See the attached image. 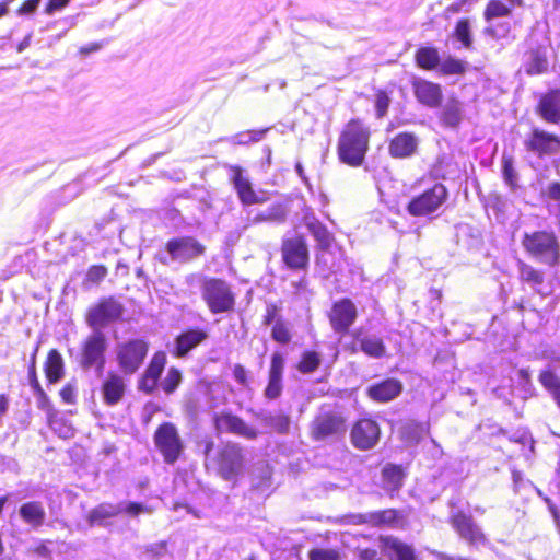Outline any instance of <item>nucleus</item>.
Masks as SVG:
<instances>
[{
	"label": "nucleus",
	"instance_id": "f257e3e1",
	"mask_svg": "<svg viewBox=\"0 0 560 560\" xmlns=\"http://www.w3.org/2000/svg\"><path fill=\"white\" fill-rule=\"evenodd\" d=\"M372 130L362 118H350L340 129L336 153L338 161L352 168L361 167L371 147Z\"/></svg>",
	"mask_w": 560,
	"mask_h": 560
},
{
	"label": "nucleus",
	"instance_id": "f03ea898",
	"mask_svg": "<svg viewBox=\"0 0 560 560\" xmlns=\"http://www.w3.org/2000/svg\"><path fill=\"white\" fill-rule=\"evenodd\" d=\"M347 418L337 404H323L308 425V435L314 442H329L345 436Z\"/></svg>",
	"mask_w": 560,
	"mask_h": 560
},
{
	"label": "nucleus",
	"instance_id": "7ed1b4c3",
	"mask_svg": "<svg viewBox=\"0 0 560 560\" xmlns=\"http://www.w3.org/2000/svg\"><path fill=\"white\" fill-rule=\"evenodd\" d=\"M203 303L212 315L233 313L236 306V294L233 285L220 277L205 276L200 282Z\"/></svg>",
	"mask_w": 560,
	"mask_h": 560
},
{
	"label": "nucleus",
	"instance_id": "20e7f679",
	"mask_svg": "<svg viewBox=\"0 0 560 560\" xmlns=\"http://www.w3.org/2000/svg\"><path fill=\"white\" fill-rule=\"evenodd\" d=\"M209 464L220 478L235 482L245 470L244 447L238 442L226 441L209 458Z\"/></svg>",
	"mask_w": 560,
	"mask_h": 560
},
{
	"label": "nucleus",
	"instance_id": "39448f33",
	"mask_svg": "<svg viewBox=\"0 0 560 560\" xmlns=\"http://www.w3.org/2000/svg\"><path fill=\"white\" fill-rule=\"evenodd\" d=\"M149 350L150 342L142 337L119 342L115 351V360L119 371L127 376L136 374L143 365Z\"/></svg>",
	"mask_w": 560,
	"mask_h": 560
},
{
	"label": "nucleus",
	"instance_id": "423d86ee",
	"mask_svg": "<svg viewBox=\"0 0 560 560\" xmlns=\"http://www.w3.org/2000/svg\"><path fill=\"white\" fill-rule=\"evenodd\" d=\"M448 195L447 187L443 183L436 182L411 197L406 206V211L415 218L431 217L446 203Z\"/></svg>",
	"mask_w": 560,
	"mask_h": 560
},
{
	"label": "nucleus",
	"instance_id": "0eeeda50",
	"mask_svg": "<svg viewBox=\"0 0 560 560\" xmlns=\"http://www.w3.org/2000/svg\"><path fill=\"white\" fill-rule=\"evenodd\" d=\"M153 442L156 451L167 465H174L184 454L185 443L175 423L163 421L154 433Z\"/></svg>",
	"mask_w": 560,
	"mask_h": 560
},
{
	"label": "nucleus",
	"instance_id": "6e6552de",
	"mask_svg": "<svg viewBox=\"0 0 560 560\" xmlns=\"http://www.w3.org/2000/svg\"><path fill=\"white\" fill-rule=\"evenodd\" d=\"M164 249L172 261L188 264L205 256L207 247L192 235L171 237L164 244Z\"/></svg>",
	"mask_w": 560,
	"mask_h": 560
},
{
	"label": "nucleus",
	"instance_id": "1a4fd4ad",
	"mask_svg": "<svg viewBox=\"0 0 560 560\" xmlns=\"http://www.w3.org/2000/svg\"><path fill=\"white\" fill-rule=\"evenodd\" d=\"M107 338L101 329L88 335L80 348V365L89 370L96 368L102 371L106 363Z\"/></svg>",
	"mask_w": 560,
	"mask_h": 560
},
{
	"label": "nucleus",
	"instance_id": "9d476101",
	"mask_svg": "<svg viewBox=\"0 0 560 560\" xmlns=\"http://www.w3.org/2000/svg\"><path fill=\"white\" fill-rule=\"evenodd\" d=\"M447 522L457 536L470 547H478L488 542L487 535L476 523L471 513L456 510L450 514Z\"/></svg>",
	"mask_w": 560,
	"mask_h": 560
},
{
	"label": "nucleus",
	"instance_id": "9b49d317",
	"mask_svg": "<svg viewBox=\"0 0 560 560\" xmlns=\"http://www.w3.org/2000/svg\"><path fill=\"white\" fill-rule=\"evenodd\" d=\"M281 259L290 270L305 271L310 266L308 244L303 234L285 237L280 246Z\"/></svg>",
	"mask_w": 560,
	"mask_h": 560
},
{
	"label": "nucleus",
	"instance_id": "f8f14e48",
	"mask_svg": "<svg viewBox=\"0 0 560 560\" xmlns=\"http://www.w3.org/2000/svg\"><path fill=\"white\" fill-rule=\"evenodd\" d=\"M212 424L218 434L226 433L247 440H255L259 434L256 428L228 409L214 412L212 416Z\"/></svg>",
	"mask_w": 560,
	"mask_h": 560
},
{
	"label": "nucleus",
	"instance_id": "ddd939ff",
	"mask_svg": "<svg viewBox=\"0 0 560 560\" xmlns=\"http://www.w3.org/2000/svg\"><path fill=\"white\" fill-rule=\"evenodd\" d=\"M122 312V305L114 296L102 298L88 310L85 322L91 328L96 330L119 319Z\"/></svg>",
	"mask_w": 560,
	"mask_h": 560
},
{
	"label": "nucleus",
	"instance_id": "4468645a",
	"mask_svg": "<svg viewBox=\"0 0 560 560\" xmlns=\"http://www.w3.org/2000/svg\"><path fill=\"white\" fill-rule=\"evenodd\" d=\"M209 339V330L200 326H187L174 338L171 354L175 359H185Z\"/></svg>",
	"mask_w": 560,
	"mask_h": 560
},
{
	"label": "nucleus",
	"instance_id": "2eb2a0df",
	"mask_svg": "<svg viewBox=\"0 0 560 560\" xmlns=\"http://www.w3.org/2000/svg\"><path fill=\"white\" fill-rule=\"evenodd\" d=\"M358 308L349 298H341L331 304L327 318L331 329L338 335H347L358 318Z\"/></svg>",
	"mask_w": 560,
	"mask_h": 560
},
{
	"label": "nucleus",
	"instance_id": "dca6fc26",
	"mask_svg": "<svg viewBox=\"0 0 560 560\" xmlns=\"http://www.w3.org/2000/svg\"><path fill=\"white\" fill-rule=\"evenodd\" d=\"M167 364V354L164 350H156L151 355L145 369L137 381V388L145 395H152L159 389L162 374Z\"/></svg>",
	"mask_w": 560,
	"mask_h": 560
},
{
	"label": "nucleus",
	"instance_id": "f3484780",
	"mask_svg": "<svg viewBox=\"0 0 560 560\" xmlns=\"http://www.w3.org/2000/svg\"><path fill=\"white\" fill-rule=\"evenodd\" d=\"M381 428L376 420L371 417L360 418L351 427L350 441L354 448L369 451L380 441Z\"/></svg>",
	"mask_w": 560,
	"mask_h": 560
},
{
	"label": "nucleus",
	"instance_id": "a211bd4d",
	"mask_svg": "<svg viewBox=\"0 0 560 560\" xmlns=\"http://www.w3.org/2000/svg\"><path fill=\"white\" fill-rule=\"evenodd\" d=\"M411 88L416 101L429 108H438L443 102V89L440 83L423 78H415Z\"/></svg>",
	"mask_w": 560,
	"mask_h": 560
},
{
	"label": "nucleus",
	"instance_id": "6ab92c4d",
	"mask_svg": "<svg viewBox=\"0 0 560 560\" xmlns=\"http://www.w3.org/2000/svg\"><path fill=\"white\" fill-rule=\"evenodd\" d=\"M228 168L230 172V182L243 206L259 205L266 201V198L259 197L256 194L252 183L244 175V170L240 165H230Z\"/></svg>",
	"mask_w": 560,
	"mask_h": 560
},
{
	"label": "nucleus",
	"instance_id": "aec40b11",
	"mask_svg": "<svg viewBox=\"0 0 560 560\" xmlns=\"http://www.w3.org/2000/svg\"><path fill=\"white\" fill-rule=\"evenodd\" d=\"M120 371L109 370L101 384V394L103 402L106 406H116L125 397L127 383Z\"/></svg>",
	"mask_w": 560,
	"mask_h": 560
},
{
	"label": "nucleus",
	"instance_id": "412c9836",
	"mask_svg": "<svg viewBox=\"0 0 560 560\" xmlns=\"http://www.w3.org/2000/svg\"><path fill=\"white\" fill-rule=\"evenodd\" d=\"M284 357L280 351H275L270 358L268 382L264 395L268 400H275L283 390Z\"/></svg>",
	"mask_w": 560,
	"mask_h": 560
},
{
	"label": "nucleus",
	"instance_id": "4be33fe9",
	"mask_svg": "<svg viewBox=\"0 0 560 560\" xmlns=\"http://www.w3.org/2000/svg\"><path fill=\"white\" fill-rule=\"evenodd\" d=\"M380 546L388 560H418L412 545L394 535H380Z\"/></svg>",
	"mask_w": 560,
	"mask_h": 560
},
{
	"label": "nucleus",
	"instance_id": "5701e85b",
	"mask_svg": "<svg viewBox=\"0 0 560 560\" xmlns=\"http://www.w3.org/2000/svg\"><path fill=\"white\" fill-rule=\"evenodd\" d=\"M527 250L541 256L550 265L558 258V244L552 233L539 232L530 237L527 235Z\"/></svg>",
	"mask_w": 560,
	"mask_h": 560
},
{
	"label": "nucleus",
	"instance_id": "b1692460",
	"mask_svg": "<svg viewBox=\"0 0 560 560\" xmlns=\"http://www.w3.org/2000/svg\"><path fill=\"white\" fill-rule=\"evenodd\" d=\"M419 140L413 132L396 133L388 141V153L394 159H407L417 153Z\"/></svg>",
	"mask_w": 560,
	"mask_h": 560
},
{
	"label": "nucleus",
	"instance_id": "393cba45",
	"mask_svg": "<svg viewBox=\"0 0 560 560\" xmlns=\"http://www.w3.org/2000/svg\"><path fill=\"white\" fill-rule=\"evenodd\" d=\"M402 392V383L397 378H386L370 385L366 395L376 402H387L397 398Z\"/></svg>",
	"mask_w": 560,
	"mask_h": 560
},
{
	"label": "nucleus",
	"instance_id": "a878e982",
	"mask_svg": "<svg viewBox=\"0 0 560 560\" xmlns=\"http://www.w3.org/2000/svg\"><path fill=\"white\" fill-rule=\"evenodd\" d=\"M370 518L373 528H405L407 524L402 511L396 508L371 511Z\"/></svg>",
	"mask_w": 560,
	"mask_h": 560
},
{
	"label": "nucleus",
	"instance_id": "bb28decb",
	"mask_svg": "<svg viewBox=\"0 0 560 560\" xmlns=\"http://www.w3.org/2000/svg\"><path fill=\"white\" fill-rule=\"evenodd\" d=\"M536 113L548 122H559L560 89L541 94L536 106Z\"/></svg>",
	"mask_w": 560,
	"mask_h": 560
},
{
	"label": "nucleus",
	"instance_id": "cd10ccee",
	"mask_svg": "<svg viewBox=\"0 0 560 560\" xmlns=\"http://www.w3.org/2000/svg\"><path fill=\"white\" fill-rule=\"evenodd\" d=\"M527 149L538 155L552 154L560 149V140L551 133L536 129L527 142Z\"/></svg>",
	"mask_w": 560,
	"mask_h": 560
},
{
	"label": "nucleus",
	"instance_id": "c85d7f7f",
	"mask_svg": "<svg viewBox=\"0 0 560 560\" xmlns=\"http://www.w3.org/2000/svg\"><path fill=\"white\" fill-rule=\"evenodd\" d=\"M383 489L393 498L402 487L406 472L400 465L387 464L381 471Z\"/></svg>",
	"mask_w": 560,
	"mask_h": 560
},
{
	"label": "nucleus",
	"instance_id": "c756f323",
	"mask_svg": "<svg viewBox=\"0 0 560 560\" xmlns=\"http://www.w3.org/2000/svg\"><path fill=\"white\" fill-rule=\"evenodd\" d=\"M44 373L49 385L58 383L65 376V362L57 349H50L44 361Z\"/></svg>",
	"mask_w": 560,
	"mask_h": 560
},
{
	"label": "nucleus",
	"instance_id": "7c9ffc66",
	"mask_svg": "<svg viewBox=\"0 0 560 560\" xmlns=\"http://www.w3.org/2000/svg\"><path fill=\"white\" fill-rule=\"evenodd\" d=\"M359 348L355 343L347 347L351 354H354L360 349L365 355L374 359L383 358L386 354V346L382 338L364 336L359 338Z\"/></svg>",
	"mask_w": 560,
	"mask_h": 560
},
{
	"label": "nucleus",
	"instance_id": "2f4dec72",
	"mask_svg": "<svg viewBox=\"0 0 560 560\" xmlns=\"http://www.w3.org/2000/svg\"><path fill=\"white\" fill-rule=\"evenodd\" d=\"M21 518L34 528L40 527L45 523L46 512L39 501H27L20 506Z\"/></svg>",
	"mask_w": 560,
	"mask_h": 560
},
{
	"label": "nucleus",
	"instance_id": "473e14b6",
	"mask_svg": "<svg viewBox=\"0 0 560 560\" xmlns=\"http://www.w3.org/2000/svg\"><path fill=\"white\" fill-rule=\"evenodd\" d=\"M415 63L424 71L436 70L441 63L439 49L434 46H420L415 51Z\"/></svg>",
	"mask_w": 560,
	"mask_h": 560
},
{
	"label": "nucleus",
	"instance_id": "72a5a7b5",
	"mask_svg": "<svg viewBox=\"0 0 560 560\" xmlns=\"http://www.w3.org/2000/svg\"><path fill=\"white\" fill-rule=\"evenodd\" d=\"M305 225L310 233L313 235L315 241L318 244V248L320 250H327L331 246L334 242L332 234L328 231V229L315 217L305 218Z\"/></svg>",
	"mask_w": 560,
	"mask_h": 560
},
{
	"label": "nucleus",
	"instance_id": "f704fd0d",
	"mask_svg": "<svg viewBox=\"0 0 560 560\" xmlns=\"http://www.w3.org/2000/svg\"><path fill=\"white\" fill-rule=\"evenodd\" d=\"M439 119L446 128H457L463 119L460 102L457 98H450L439 114Z\"/></svg>",
	"mask_w": 560,
	"mask_h": 560
},
{
	"label": "nucleus",
	"instance_id": "c9c22d12",
	"mask_svg": "<svg viewBox=\"0 0 560 560\" xmlns=\"http://www.w3.org/2000/svg\"><path fill=\"white\" fill-rule=\"evenodd\" d=\"M121 509L113 503L103 502L93 508L88 514V523L91 526L103 525L106 520L116 517Z\"/></svg>",
	"mask_w": 560,
	"mask_h": 560
},
{
	"label": "nucleus",
	"instance_id": "e433bc0d",
	"mask_svg": "<svg viewBox=\"0 0 560 560\" xmlns=\"http://www.w3.org/2000/svg\"><path fill=\"white\" fill-rule=\"evenodd\" d=\"M183 383V372L177 366H170L165 377L160 382L159 388L170 396L174 394Z\"/></svg>",
	"mask_w": 560,
	"mask_h": 560
},
{
	"label": "nucleus",
	"instance_id": "4c0bfd02",
	"mask_svg": "<svg viewBox=\"0 0 560 560\" xmlns=\"http://www.w3.org/2000/svg\"><path fill=\"white\" fill-rule=\"evenodd\" d=\"M515 5L502 0H490L483 11V18L486 21H491L498 18H504L511 14L512 9Z\"/></svg>",
	"mask_w": 560,
	"mask_h": 560
},
{
	"label": "nucleus",
	"instance_id": "58836bf2",
	"mask_svg": "<svg viewBox=\"0 0 560 560\" xmlns=\"http://www.w3.org/2000/svg\"><path fill=\"white\" fill-rule=\"evenodd\" d=\"M271 339L281 346L289 345L293 339V332L291 324L287 320H280L270 327Z\"/></svg>",
	"mask_w": 560,
	"mask_h": 560
},
{
	"label": "nucleus",
	"instance_id": "ea45409f",
	"mask_svg": "<svg viewBox=\"0 0 560 560\" xmlns=\"http://www.w3.org/2000/svg\"><path fill=\"white\" fill-rule=\"evenodd\" d=\"M322 359L319 353L313 350L304 351L296 364V369L302 374L315 372L320 365Z\"/></svg>",
	"mask_w": 560,
	"mask_h": 560
},
{
	"label": "nucleus",
	"instance_id": "a19ab883",
	"mask_svg": "<svg viewBox=\"0 0 560 560\" xmlns=\"http://www.w3.org/2000/svg\"><path fill=\"white\" fill-rule=\"evenodd\" d=\"M453 37L460 42L463 47L469 49L472 46V37L469 19L463 18L455 24Z\"/></svg>",
	"mask_w": 560,
	"mask_h": 560
},
{
	"label": "nucleus",
	"instance_id": "79ce46f5",
	"mask_svg": "<svg viewBox=\"0 0 560 560\" xmlns=\"http://www.w3.org/2000/svg\"><path fill=\"white\" fill-rule=\"evenodd\" d=\"M265 421L278 434L283 435L290 432L291 418L282 411L266 417Z\"/></svg>",
	"mask_w": 560,
	"mask_h": 560
},
{
	"label": "nucleus",
	"instance_id": "37998d69",
	"mask_svg": "<svg viewBox=\"0 0 560 560\" xmlns=\"http://www.w3.org/2000/svg\"><path fill=\"white\" fill-rule=\"evenodd\" d=\"M439 70L443 75H460L467 70V63L458 58L448 56L439 66Z\"/></svg>",
	"mask_w": 560,
	"mask_h": 560
},
{
	"label": "nucleus",
	"instance_id": "c03bdc74",
	"mask_svg": "<svg viewBox=\"0 0 560 560\" xmlns=\"http://www.w3.org/2000/svg\"><path fill=\"white\" fill-rule=\"evenodd\" d=\"M539 380L545 388H547L553 396L557 405L560 408V380L550 371H545L540 374Z\"/></svg>",
	"mask_w": 560,
	"mask_h": 560
},
{
	"label": "nucleus",
	"instance_id": "a18cd8bd",
	"mask_svg": "<svg viewBox=\"0 0 560 560\" xmlns=\"http://www.w3.org/2000/svg\"><path fill=\"white\" fill-rule=\"evenodd\" d=\"M284 318L281 315V305L276 302H269L266 304L265 313L262 315L261 324L264 326H273Z\"/></svg>",
	"mask_w": 560,
	"mask_h": 560
},
{
	"label": "nucleus",
	"instance_id": "49530a36",
	"mask_svg": "<svg viewBox=\"0 0 560 560\" xmlns=\"http://www.w3.org/2000/svg\"><path fill=\"white\" fill-rule=\"evenodd\" d=\"M308 560H341V555L335 548L315 547L308 550Z\"/></svg>",
	"mask_w": 560,
	"mask_h": 560
},
{
	"label": "nucleus",
	"instance_id": "de8ad7c7",
	"mask_svg": "<svg viewBox=\"0 0 560 560\" xmlns=\"http://www.w3.org/2000/svg\"><path fill=\"white\" fill-rule=\"evenodd\" d=\"M108 275V269L105 265L97 264L88 268L84 282L88 284H98Z\"/></svg>",
	"mask_w": 560,
	"mask_h": 560
},
{
	"label": "nucleus",
	"instance_id": "09e8293b",
	"mask_svg": "<svg viewBox=\"0 0 560 560\" xmlns=\"http://www.w3.org/2000/svg\"><path fill=\"white\" fill-rule=\"evenodd\" d=\"M390 98L385 90H377L375 93V110L376 117L383 118L389 108Z\"/></svg>",
	"mask_w": 560,
	"mask_h": 560
},
{
	"label": "nucleus",
	"instance_id": "8fccbe9b",
	"mask_svg": "<svg viewBox=\"0 0 560 560\" xmlns=\"http://www.w3.org/2000/svg\"><path fill=\"white\" fill-rule=\"evenodd\" d=\"M51 540H39L33 547L30 548L28 552L42 559L51 560L52 551L50 548Z\"/></svg>",
	"mask_w": 560,
	"mask_h": 560
},
{
	"label": "nucleus",
	"instance_id": "3c124183",
	"mask_svg": "<svg viewBox=\"0 0 560 560\" xmlns=\"http://www.w3.org/2000/svg\"><path fill=\"white\" fill-rule=\"evenodd\" d=\"M59 396L65 404L73 405L77 402V385L74 382L66 383L59 390Z\"/></svg>",
	"mask_w": 560,
	"mask_h": 560
},
{
	"label": "nucleus",
	"instance_id": "603ef678",
	"mask_svg": "<svg viewBox=\"0 0 560 560\" xmlns=\"http://www.w3.org/2000/svg\"><path fill=\"white\" fill-rule=\"evenodd\" d=\"M548 68V61L545 55L540 52L533 54L530 68L527 69L528 73H542Z\"/></svg>",
	"mask_w": 560,
	"mask_h": 560
},
{
	"label": "nucleus",
	"instance_id": "864d4df0",
	"mask_svg": "<svg viewBox=\"0 0 560 560\" xmlns=\"http://www.w3.org/2000/svg\"><path fill=\"white\" fill-rule=\"evenodd\" d=\"M233 377L244 388L249 387V376L246 368L241 363H235L232 369Z\"/></svg>",
	"mask_w": 560,
	"mask_h": 560
},
{
	"label": "nucleus",
	"instance_id": "5fc2aeb1",
	"mask_svg": "<svg viewBox=\"0 0 560 560\" xmlns=\"http://www.w3.org/2000/svg\"><path fill=\"white\" fill-rule=\"evenodd\" d=\"M33 392L36 396L37 408L40 410L47 411V412L52 411V404H51L48 395L44 390L43 386L33 389Z\"/></svg>",
	"mask_w": 560,
	"mask_h": 560
},
{
	"label": "nucleus",
	"instance_id": "6e6d98bb",
	"mask_svg": "<svg viewBox=\"0 0 560 560\" xmlns=\"http://www.w3.org/2000/svg\"><path fill=\"white\" fill-rule=\"evenodd\" d=\"M371 511L365 513H350L346 516L347 523L357 526L371 527Z\"/></svg>",
	"mask_w": 560,
	"mask_h": 560
},
{
	"label": "nucleus",
	"instance_id": "4d7b16f0",
	"mask_svg": "<svg viewBox=\"0 0 560 560\" xmlns=\"http://www.w3.org/2000/svg\"><path fill=\"white\" fill-rule=\"evenodd\" d=\"M40 0H24L16 9V14L20 16L31 15L33 14L38 5Z\"/></svg>",
	"mask_w": 560,
	"mask_h": 560
},
{
	"label": "nucleus",
	"instance_id": "13d9d810",
	"mask_svg": "<svg viewBox=\"0 0 560 560\" xmlns=\"http://www.w3.org/2000/svg\"><path fill=\"white\" fill-rule=\"evenodd\" d=\"M359 560H384L381 553L372 547H364L357 549Z\"/></svg>",
	"mask_w": 560,
	"mask_h": 560
},
{
	"label": "nucleus",
	"instance_id": "bf43d9fd",
	"mask_svg": "<svg viewBox=\"0 0 560 560\" xmlns=\"http://www.w3.org/2000/svg\"><path fill=\"white\" fill-rule=\"evenodd\" d=\"M276 220V215L271 212H258L254 217L247 219V223L245 224V228L273 221Z\"/></svg>",
	"mask_w": 560,
	"mask_h": 560
},
{
	"label": "nucleus",
	"instance_id": "052dcab7",
	"mask_svg": "<svg viewBox=\"0 0 560 560\" xmlns=\"http://www.w3.org/2000/svg\"><path fill=\"white\" fill-rule=\"evenodd\" d=\"M503 176L505 182L511 187H515L516 174L514 172L513 163L510 159H505L503 161Z\"/></svg>",
	"mask_w": 560,
	"mask_h": 560
},
{
	"label": "nucleus",
	"instance_id": "680f3d73",
	"mask_svg": "<svg viewBox=\"0 0 560 560\" xmlns=\"http://www.w3.org/2000/svg\"><path fill=\"white\" fill-rule=\"evenodd\" d=\"M121 511H124L125 513H127L131 516H138L139 514H141L143 512H149L150 509L139 502H129L126 504V506Z\"/></svg>",
	"mask_w": 560,
	"mask_h": 560
},
{
	"label": "nucleus",
	"instance_id": "e2e57ef3",
	"mask_svg": "<svg viewBox=\"0 0 560 560\" xmlns=\"http://www.w3.org/2000/svg\"><path fill=\"white\" fill-rule=\"evenodd\" d=\"M308 280L305 276L300 277L298 280L292 282L293 294L300 296L308 292Z\"/></svg>",
	"mask_w": 560,
	"mask_h": 560
},
{
	"label": "nucleus",
	"instance_id": "0e129e2a",
	"mask_svg": "<svg viewBox=\"0 0 560 560\" xmlns=\"http://www.w3.org/2000/svg\"><path fill=\"white\" fill-rule=\"evenodd\" d=\"M70 0H48L45 5V13L50 15L56 11L62 10L69 4Z\"/></svg>",
	"mask_w": 560,
	"mask_h": 560
},
{
	"label": "nucleus",
	"instance_id": "69168bd1",
	"mask_svg": "<svg viewBox=\"0 0 560 560\" xmlns=\"http://www.w3.org/2000/svg\"><path fill=\"white\" fill-rule=\"evenodd\" d=\"M27 378L32 389L42 387L37 375V365L28 364Z\"/></svg>",
	"mask_w": 560,
	"mask_h": 560
},
{
	"label": "nucleus",
	"instance_id": "338daca9",
	"mask_svg": "<svg viewBox=\"0 0 560 560\" xmlns=\"http://www.w3.org/2000/svg\"><path fill=\"white\" fill-rule=\"evenodd\" d=\"M214 448V442L212 439H208L205 441V450H203V454H205V466L206 468H209L210 467V464H209V458H211L213 455H211V452L213 451Z\"/></svg>",
	"mask_w": 560,
	"mask_h": 560
},
{
	"label": "nucleus",
	"instance_id": "774afa93",
	"mask_svg": "<svg viewBox=\"0 0 560 560\" xmlns=\"http://www.w3.org/2000/svg\"><path fill=\"white\" fill-rule=\"evenodd\" d=\"M547 195L550 199L560 201V184L552 183L548 186Z\"/></svg>",
	"mask_w": 560,
	"mask_h": 560
}]
</instances>
